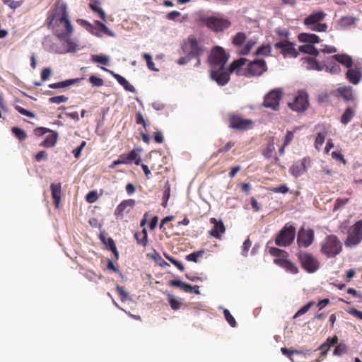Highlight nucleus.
I'll use <instances>...</instances> for the list:
<instances>
[{
  "label": "nucleus",
  "mask_w": 362,
  "mask_h": 362,
  "mask_svg": "<svg viewBox=\"0 0 362 362\" xmlns=\"http://www.w3.org/2000/svg\"><path fill=\"white\" fill-rule=\"evenodd\" d=\"M247 59L245 58H240L233 61L227 69L224 66H215L211 67L210 76L213 81H215L219 86L226 85L230 80V74L236 71L238 74H240V68L243 66Z\"/></svg>",
  "instance_id": "obj_1"
},
{
  "label": "nucleus",
  "mask_w": 362,
  "mask_h": 362,
  "mask_svg": "<svg viewBox=\"0 0 362 362\" xmlns=\"http://www.w3.org/2000/svg\"><path fill=\"white\" fill-rule=\"evenodd\" d=\"M50 28L53 30L54 34L59 39L67 42L70 49L75 46V45L69 40L74 32V27L71 23L69 18L54 21Z\"/></svg>",
  "instance_id": "obj_2"
},
{
  "label": "nucleus",
  "mask_w": 362,
  "mask_h": 362,
  "mask_svg": "<svg viewBox=\"0 0 362 362\" xmlns=\"http://www.w3.org/2000/svg\"><path fill=\"white\" fill-rule=\"evenodd\" d=\"M342 250V245L334 235H327L322 241L320 252L328 258L336 257Z\"/></svg>",
  "instance_id": "obj_3"
},
{
  "label": "nucleus",
  "mask_w": 362,
  "mask_h": 362,
  "mask_svg": "<svg viewBox=\"0 0 362 362\" xmlns=\"http://www.w3.org/2000/svg\"><path fill=\"white\" fill-rule=\"evenodd\" d=\"M182 49L184 54L197 58V64H200L199 57L204 52V46L193 35H189L182 45Z\"/></svg>",
  "instance_id": "obj_4"
},
{
  "label": "nucleus",
  "mask_w": 362,
  "mask_h": 362,
  "mask_svg": "<svg viewBox=\"0 0 362 362\" xmlns=\"http://www.w3.org/2000/svg\"><path fill=\"white\" fill-rule=\"evenodd\" d=\"M362 241V218L356 221L348 230L347 238L344 241L346 247H355Z\"/></svg>",
  "instance_id": "obj_5"
},
{
  "label": "nucleus",
  "mask_w": 362,
  "mask_h": 362,
  "mask_svg": "<svg viewBox=\"0 0 362 362\" xmlns=\"http://www.w3.org/2000/svg\"><path fill=\"white\" fill-rule=\"evenodd\" d=\"M69 18L67 5L62 0H57L53 10L49 12L46 22L48 28H51L54 21Z\"/></svg>",
  "instance_id": "obj_6"
},
{
  "label": "nucleus",
  "mask_w": 362,
  "mask_h": 362,
  "mask_svg": "<svg viewBox=\"0 0 362 362\" xmlns=\"http://www.w3.org/2000/svg\"><path fill=\"white\" fill-rule=\"evenodd\" d=\"M298 259L301 267L308 273H314L320 267V262L310 253L300 252L298 253Z\"/></svg>",
  "instance_id": "obj_7"
},
{
  "label": "nucleus",
  "mask_w": 362,
  "mask_h": 362,
  "mask_svg": "<svg viewBox=\"0 0 362 362\" xmlns=\"http://www.w3.org/2000/svg\"><path fill=\"white\" fill-rule=\"evenodd\" d=\"M295 236V227L286 225L277 234L275 239V244L280 247L288 246L293 242Z\"/></svg>",
  "instance_id": "obj_8"
},
{
  "label": "nucleus",
  "mask_w": 362,
  "mask_h": 362,
  "mask_svg": "<svg viewBox=\"0 0 362 362\" xmlns=\"http://www.w3.org/2000/svg\"><path fill=\"white\" fill-rule=\"evenodd\" d=\"M202 21L207 28L216 33L223 32L231 25V22L223 18L210 16L202 18Z\"/></svg>",
  "instance_id": "obj_9"
},
{
  "label": "nucleus",
  "mask_w": 362,
  "mask_h": 362,
  "mask_svg": "<svg viewBox=\"0 0 362 362\" xmlns=\"http://www.w3.org/2000/svg\"><path fill=\"white\" fill-rule=\"evenodd\" d=\"M229 54H227L223 47L215 46L211 50L209 57V62L211 67L224 66L228 62Z\"/></svg>",
  "instance_id": "obj_10"
},
{
  "label": "nucleus",
  "mask_w": 362,
  "mask_h": 362,
  "mask_svg": "<svg viewBox=\"0 0 362 362\" xmlns=\"http://www.w3.org/2000/svg\"><path fill=\"white\" fill-rule=\"evenodd\" d=\"M267 70L266 62L264 59H255L250 62L244 72L240 75L246 77L260 76Z\"/></svg>",
  "instance_id": "obj_11"
},
{
  "label": "nucleus",
  "mask_w": 362,
  "mask_h": 362,
  "mask_svg": "<svg viewBox=\"0 0 362 362\" xmlns=\"http://www.w3.org/2000/svg\"><path fill=\"white\" fill-rule=\"evenodd\" d=\"M282 95L283 92L281 89L272 90L264 96L263 106L274 111L278 110Z\"/></svg>",
  "instance_id": "obj_12"
},
{
  "label": "nucleus",
  "mask_w": 362,
  "mask_h": 362,
  "mask_svg": "<svg viewBox=\"0 0 362 362\" xmlns=\"http://www.w3.org/2000/svg\"><path fill=\"white\" fill-rule=\"evenodd\" d=\"M251 119H244L240 115H231L229 117V127L232 129L246 130L252 124Z\"/></svg>",
  "instance_id": "obj_13"
},
{
  "label": "nucleus",
  "mask_w": 362,
  "mask_h": 362,
  "mask_svg": "<svg viewBox=\"0 0 362 362\" xmlns=\"http://www.w3.org/2000/svg\"><path fill=\"white\" fill-rule=\"evenodd\" d=\"M314 237L315 233L313 229H300L297 235L298 245L300 247H308L313 243Z\"/></svg>",
  "instance_id": "obj_14"
},
{
  "label": "nucleus",
  "mask_w": 362,
  "mask_h": 362,
  "mask_svg": "<svg viewBox=\"0 0 362 362\" xmlns=\"http://www.w3.org/2000/svg\"><path fill=\"white\" fill-rule=\"evenodd\" d=\"M295 44L286 40H284L276 42L274 47L277 49H281V54L284 57H297L298 52L294 48Z\"/></svg>",
  "instance_id": "obj_15"
},
{
  "label": "nucleus",
  "mask_w": 362,
  "mask_h": 362,
  "mask_svg": "<svg viewBox=\"0 0 362 362\" xmlns=\"http://www.w3.org/2000/svg\"><path fill=\"white\" fill-rule=\"evenodd\" d=\"M288 105L294 111L305 110L308 105V95L305 93H300Z\"/></svg>",
  "instance_id": "obj_16"
},
{
  "label": "nucleus",
  "mask_w": 362,
  "mask_h": 362,
  "mask_svg": "<svg viewBox=\"0 0 362 362\" xmlns=\"http://www.w3.org/2000/svg\"><path fill=\"white\" fill-rule=\"evenodd\" d=\"M135 200L132 199L122 201L115 209L114 214L117 218H122L124 214L129 213L135 206Z\"/></svg>",
  "instance_id": "obj_17"
},
{
  "label": "nucleus",
  "mask_w": 362,
  "mask_h": 362,
  "mask_svg": "<svg viewBox=\"0 0 362 362\" xmlns=\"http://www.w3.org/2000/svg\"><path fill=\"white\" fill-rule=\"evenodd\" d=\"M209 221L214 225L213 228L209 231V235L221 240L222 235L226 231L223 221L221 220L218 221L216 218H211Z\"/></svg>",
  "instance_id": "obj_18"
},
{
  "label": "nucleus",
  "mask_w": 362,
  "mask_h": 362,
  "mask_svg": "<svg viewBox=\"0 0 362 362\" xmlns=\"http://www.w3.org/2000/svg\"><path fill=\"white\" fill-rule=\"evenodd\" d=\"M168 286L173 287H179L186 293H194L199 294V287L198 286H191L177 279H172L168 281Z\"/></svg>",
  "instance_id": "obj_19"
},
{
  "label": "nucleus",
  "mask_w": 362,
  "mask_h": 362,
  "mask_svg": "<svg viewBox=\"0 0 362 362\" xmlns=\"http://www.w3.org/2000/svg\"><path fill=\"white\" fill-rule=\"evenodd\" d=\"M139 151V149H133L129 153L121 154L119 158L122 164H131L134 162L135 165H139L141 163V158L137 151Z\"/></svg>",
  "instance_id": "obj_20"
},
{
  "label": "nucleus",
  "mask_w": 362,
  "mask_h": 362,
  "mask_svg": "<svg viewBox=\"0 0 362 362\" xmlns=\"http://www.w3.org/2000/svg\"><path fill=\"white\" fill-rule=\"evenodd\" d=\"M326 16V13L322 11L314 12L307 16L304 21V24L309 28L313 25L322 22Z\"/></svg>",
  "instance_id": "obj_21"
},
{
  "label": "nucleus",
  "mask_w": 362,
  "mask_h": 362,
  "mask_svg": "<svg viewBox=\"0 0 362 362\" xmlns=\"http://www.w3.org/2000/svg\"><path fill=\"white\" fill-rule=\"evenodd\" d=\"M274 263L291 274H297L298 272V267L292 262L288 260L287 257L275 259Z\"/></svg>",
  "instance_id": "obj_22"
},
{
  "label": "nucleus",
  "mask_w": 362,
  "mask_h": 362,
  "mask_svg": "<svg viewBox=\"0 0 362 362\" xmlns=\"http://www.w3.org/2000/svg\"><path fill=\"white\" fill-rule=\"evenodd\" d=\"M274 144V138H269L266 147L262 150V155L267 159L274 158V163H276L279 160V158L274 156V153L275 151Z\"/></svg>",
  "instance_id": "obj_23"
},
{
  "label": "nucleus",
  "mask_w": 362,
  "mask_h": 362,
  "mask_svg": "<svg viewBox=\"0 0 362 362\" xmlns=\"http://www.w3.org/2000/svg\"><path fill=\"white\" fill-rule=\"evenodd\" d=\"M104 71L110 73L112 76L117 81V82L124 87V88L126 90H128L129 92L134 93L135 92V88L130 84L125 78L119 74L114 73L112 71H110L106 68L103 67L102 68Z\"/></svg>",
  "instance_id": "obj_24"
},
{
  "label": "nucleus",
  "mask_w": 362,
  "mask_h": 362,
  "mask_svg": "<svg viewBox=\"0 0 362 362\" xmlns=\"http://www.w3.org/2000/svg\"><path fill=\"white\" fill-rule=\"evenodd\" d=\"M52 197L57 208L59 207L61 201L62 185L60 182L52 183L50 185Z\"/></svg>",
  "instance_id": "obj_25"
},
{
  "label": "nucleus",
  "mask_w": 362,
  "mask_h": 362,
  "mask_svg": "<svg viewBox=\"0 0 362 362\" xmlns=\"http://www.w3.org/2000/svg\"><path fill=\"white\" fill-rule=\"evenodd\" d=\"M337 92L346 102H354L355 100L353 88L351 86L340 87L337 88Z\"/></svg>",
  "instance_id": "obj_26"
},
{
  "label": "nucleus",
  "mask_w": 362,
  "mask_h": 362,
  "mask_svg": "<svg viewBox=\"0 0 362 362\" xmlns=\"http://www.w3.org/2000/svg\"><path fill=\"white\" fill-rule=\"evenodd\" d=\"M346 78L349 81L354 85H356L361 81L362 74L360 69H349L346 74Z\"/></svg>",
  "instance_id": "obj_27"
},
{
  "label": "nucleus",
  "mask_w": 362,
  "mask_h": 362,
  "mask_svg": "<svg viewBox=\"0 0 362 362\" xmlns=\"http://www.w3.org/2000/svg\"><path fill=\"white\" fill-rule=\"evenodd\" d=\"M331 59H334L338 62V64H341L349 69L351 68L353 64V60L351 57L345 54H334L331 57Z\"/></svg>",
  "instance_id": "obj_28"
},
{
  "label": "nucleus",
  "mask_w": 362,
  "mask_h": 362,
  "mask_svg": "<svg viewBox=\"0 0 362 362\" xmlns=\"http://www.w3.org/2000/svg\"><path fill=\"white\" fill-rule=\"evenodd\" d=\"M298 37L301 42L315 44L320 42L319 37L315 34L303 33L299 34Z\"/></svg>",
  "instance_id": "obj_29"
},
{
  "label": "nucleus",
  "mask_w": 362,
  "mask_h": 362,
  "mask_svg": "<svg viewBox=\"0 0 362 362\" xmlns=\"http://www.w3.org/2000/svg\"><path fill=\"white\" fill-rule=\"evenodd\" d=\"M138 245L146 247L148 244V232L146 228H144L141 231L136 232L134 235Z\"/></svg>",
  "instance_id": "obj_30"
},
{
  "label": "nucleus",
  "mask_w": 362,
  "mask_h": 362,
  "mask_svg": "<svg viewBox=\"0 0 362 362\" xmlns=\"http://www.w3.org/2000/svg\"><path fill=\"white\" fill-rule=\"evenodd\" d=\"M338 341V337L337 336H334L332 338H328L325 343H323L318 349H320L322 351L321 352V356L325 357L326 356L327 351L329 349V347L335 344H337Z\"/></svg>",
  "instance_id": "obj_31"
},
{
  "label": "nucleus",
  "mask_w": 362,
  "mask_h": 362,
  "mask_svg": "<svg viewBox=\"0 0 362 362\" xmlns=\"http://www.w3.org/2000/svg\"><path fill=\"white\" fill-rule=\"evenodd\" d=\"M80 80L81 78H78L68 79L66 81L51 83L49 85V87L52 89L64 88L78 83V81H80Z\"/></svg>",
  "instance_id": "obj_32"
},
{
  "label": "nucleus",
  "mask_w": 362,
  "mask_h": 362,
  "mask_svg": "<svg viewBox=\"0 0 362 362\" xmlns=\"http://www.w3.org/2000/svg\"><path fill=\"white\" fill-rule=\"evenodd\" d=\"M331 59V57L327 61V63L325 65L324 69L332 74H337L341 72V67L338 62Z\"/></svg>",
  "instance_id": "obj_33"
},
{
  "label": "nucleus",
  "mask_w": 362,
  "mask_h": 362,
  "mask_svg": "<svg viewBox=\"0 0 362 362\" xmlns=\"http://www.w3.org/2000/svg\"><path fill=\"white\" fill-rule=\"evenodd\" d=\"M50 135H48L45 139L40 144V146H43L45 148L53 147L57 141L58 134L57 132H51Z\"/></svg>",
  "instance_id": "obj_34"
},
{
  "label": "nucleus",
  "mask_w": 362,
  "mask_h": 362,
  "mask_svg": "<svg viewBox=\"0 0 362 362\" xmlns=\"http://www.w3.org/2000/svg\"><path fill=\"white\" fill-rule=\"evenodd\" d=\"M355 115V107H348L341 117V122L347 124Z\"/></svg>",
  "instance_id": "obj_35"
},
{
  "label": "nucleus",
  "mask_w": 362,
  "mask_h": 362,
  "mask_svg": "<svg viewBox=\"0 0 362 362\" xmlns=\"http://www.w3.org/2000/svg\"><path fill=\"white\" fill-rule=\"evenodd\" d=\"M299 51L302 53L308 54L312 56H318L320 51L315 47L313 45H301L298 48Z\"/></svg>",
  "instance_id": "obj_36"
},
{
  "label": "nucleus",
  "mask_w": 362,
  "mask_h": 362,
  "mask_svg": "<svg viewBox=\"0 0 362 362\" xmlns=\"http://www.w3.org/2000/svg\"><path fill=\"white\" fill-rule=\"evenodd\" d=\"M305 62L308 64V69L311 70H317L322 71L324 69V66L320 64V63L314 58L312 57H306Z\"/></svg>",
  "instance_id": "obj_37"
},
{
  "label": "nucleus",
  "mask_w": 362,
  "mask_h": 362,
  "mask_svg": "<svg viewBox=\"0 0 362 362\" xmlns=\"http://www.w3.org/2000/svg\"><path fill=\"white\" fill-rule=\"evenodd\" d=\"M100 2L98 1H94L93 2L90 3L89 7L90 9L97 13L99 15V17L104 21H106V15L105 11L99 6Z\"/></svg>",
  "instance_id": "obj_38"
},
{
  "label": "nucleus",
  "mask_w": 362,
  "mask_h": 362,
  "mask_svg": "<svg viewBox=\"0 0 362 362\" xmlns=\"http://www.w3.org/2000/svg\"><path fill=\"white\" fill-rule=\"evenodd\" d=\"M95 23L98 25V33H96V35L98 37H101L102 34L100 33H103L105 35H107L110 37H115V34L113 31L110 30L104 23L97 21H95Z\"/></svg>",
  "instance_id": "obj_39"
},
{
  "label": "nucleus",
  "mask_w": 362,
  "mask_h": 362,
  "mask_svg": "<svg viewBox=\"0 0 362 362\" xmlns=\"http://www.w3.org/2000/svg\"><path fill=\"white\" fill-rule=\"evenodd\" d=\"M290 173L295 177L296 178L300 177L301 175L305 173L304 170L302 169L300 163L297 161L295 162L289 169Z\"/></svg>",
  "instance_id": "obj_40"
},
{
  "label": "nucleus",
  "mask_w": 362,
  "mask_h": 362,
  "mask_svg": "<svg viewBox=\"0 0 362 362\" xmlns=\"http://www.w3.org/2000/svg\"><path fill=\"white\" fill-rule=\"evenodd\" d=\"M246 38L247 37L245 33L239 32L233 37L232 43L236 47H240L243 45Z\"/></svg>",
  "instance_id": "obj_41"
},
{
  "label": "nucleus",
  "mask_w": 362,
  "mask_h": 362,
  "mask_svg": "<svg viewBox=\"0 0 362 362\" xmlns=\"http://www.w3.org/2000/svg\"><path fill=\"white\" fill-rule=\"evenodd\" d=\"M269 252L272 256L276 257V259L286 258L288 256L287 252L276 247H270Z\"/></svg>",
  "instance_id": "obj_42"
},
{
  "label": "nucleus",
  "mask_w": 362,
  "mask_h": 362,
  "mask_svg": "<svg viewBox=\"0 0 362 362\" xmlns=\"http://www.w3.org/2000/svg\"><path fill=\"white\" fill-rule=\"evenodd\" d=\"M204 252H205L204 250H198V251H196V252H194L192 253L187 255L185 257V259L187 261L194 262L197 263V262H198V259L199 257H201L204 254Z\"/></svg>",
  "instance_id": "obj_43"
},
{
  "label": "nucleus",
  "mask_w": 362,
  "mask_h": 362,
  "mask_svg": "<svg viewBox=\"0 0 362 362\" xmlns=\"http://www.w3.org/2000/svg\"><path fill=\"white\" fill-rule=\"evenodd\" d=\"M91 60L95 63H100L103 65H107L109 62V57L106 55H92Z\"/></svg>",
  "instance_id": "obj_44"
},
{
  "label": "nucleus",
  "mask_w": 362,
  "mask_h": 362,
  "mask_svg": "<svg viewBox=\"0 0 362 362\" xmlns=\"http://www.w3.org/2000/svg\"><path fill=\"white\" fill-rule=\"evenodd\" d=\"M281 353L288 356L289 358V359L292 361V362H294L293 358L291 357V355L296 354H303V351H298V350H295V349H287L286 347H282L281 349Z\"/></svg>",
  "instance_id": "obj_45"
},
{
  "label": "nucleus",
  "mask_w": 362,
  "mask_h": 362,
  "mask_svg": "<svg viewBox=\"0 0 362 362\" xmlns=\"http://www.w3.org/2000/svg\"><path fill=\"white\" fill-rule=\"evenodd\" d=\"M12 132L20 141H24L27 138L26 133L18 127H13Z\"/></svg>",
  "instance_id": "obj_46"
},
{
  "label": "nucleus",
  "mask_w": 362,
  "mask_h": 362,
  "mask_svg": "<svg viewBox=\"0 0 362 362\" xmlns=\"http://www.w3.org/2000/svg\"><path fill=\"white\" fill-rule=\"evenodd\" d=\"M354 23V18L349 16L342 17L339 21V25L342 28L350 26Z\"/></svg>",
  "instance_id": "obj_47"
},
{
  "label": "nucleus",
  "mask_w": 362,
  "mask_h": 362,
  "mask_svg": "<svg viewBox=\"0 0 362 362\" xmlns=\"http://www.w3.org/2000/svg\"><path fill=\"white\" fill-rule=\"evenodd\" d=\"M223 315L225 317V319L228 322V323L232 327H235L237 325V322L233 317V316L231 315L230 311L228 309H224L223 310Z\"/></svg>",
  "instance_id": "obj_48"
},
{
  "label": "nucleus",
  "mask_w": 362,
  "mask_h": 362,
  "mask_svg": "<svg viewBox=\"0 0 362 362\" xmlns=\"http://www.w3.org/2000/svg\"><path fill=\"white\" fill-rule=\"evenodd\" d=\"M272 52V47L270 45H262L257 49L255 54L257 55H269Z\"/></svg>",
  "instance_id": "obj_49"
},
{
  "label": "nucleus",
  "mask_w": 362,
  "mask_h": 362,
  "mask_svg": "<svg viewBox=\"0 0 362 362\" xmlns=\"http://www.w3.org/2000/svg\"><path fill=\"white\" fill-rule=\"evenodd\" d=\"M165 257L180 271L183 272L185 270V267L180 261L169 255H165Z\"/></svg>",
  "instance_id": "obj_50"
},
{
  "label": "nucleus",
  "mask_w": 362,
  "mask_h": 362,
  "mask_svg": "<svg viewBox=\"0 0 362 362\" xmlns=\"http://www.w3.org/2000/svg\"><path fill=\"white\" fill-rule=\"evenodd\" d=\"M314 302L310 301L305 304L303 307H302L294 315V317H297L298 316L303 315L306 313L310 308L313 305Z\"/></svg>",
  "instance_id": "obj_51"
},
{
  "label": "nucleus",
  "mask_w": 362,
  "mask_h": 362,
  "mask_svg": "<svg viewBox=\"0 0 362 362\" xmlns=\"http://www.w3.org/2000/svg\"><path fill=\"white\" fill-rule=\"evenodd\" d=\"M255 43V42H252V40L247 41L245 46L240 50V54L242 55H247L249 54Z\"/></svg>",
  "instance_id": "obj_52"
},
{
  "label": "nucleus",
  "mask_w": 362,
  "mask_h": 362,
  "mask_svg": "<svg viewBox=\"0 0 362 362\" xmlns=\"http://www.w3.org/2000/svg\"><path fill=\"white\" fill-rule=\"evenodd\" d=\"M68 100V98L65 95H58L54 96L49 98V102L50 103H56L59 104L62 103H65Z\"/></svg>",
  "instance_id": "obj_53"
},
{
  "label": "nucleus",
  "mask_w": 362,
  "mask_h": 362,
  "mask_svg": "<svg viewBox=\"0 0 362 362\" xmlns=\"http://www.w3.org/2000/svg\"><path fill=\"white\" fill-rule=\"evenodd\" d=\"M327 25L326 23H322L321 22L310 27V30L316 32H325L327 29Z\"/></svg>",
  "instance_id": "obj_54"
},
{
  "label": "nucleus",
  "mask_w": 362,
  "mask_h": 362,
  "mask_svg": "<svg viewBox=\"0 0 362 362\" xmlns=\"http://www.w3.org/2000/svg\"><path fill=\"white\" fill-rule=\"evenodd\" d=\"M235 144L232 141L228 142L223 148H219L216 153H214V156H217L220 153H225L228 152L233 146H234Z\"/></svg>",
  "instance_id": "obj_55"
},
{
  "label": "nucleus",
  "mask_w": 362,
  "mask_h": 362,
  "mask_svg": "<svg viewBox=\"0 0 362 362\" xmlns=\"http://www.w3.org/2000/svg\"><path fill=\"white\" fill-rule=\"evenodd\" d=\"M325 140V134L324 133H318L315 141V146L317 149L321 146Z\"/></svg>",
  "instance_id": "obj_56"
},
{
  "label": "nucleus",
  "mask_w": 362,
  "mask_h": 362,
  "mask_svg": "<svg viewBox=\"0 0 362 362\" xmlns=\"http://www.w3.org/2000/svg\"><path fill=\"white\" fill-rule=\"evenodd\" d=\"M270 190L272 192H274V193L286 194L287 192H288L289 189L286 186V185L283 184V185H279L278 187H273Z\"/></svg>",
  "instance_id": "obj_57"
},
{
  "label": "nucleus",
  "mask_w": 362,
  "mask_h": 362,
  "mask_svg": "<svg viewBox=\"0 0 362 362\" xmlns=\"http://www.w3.org/2000/svg\"><path fill=\"white\" fill-rule=\"evenodd\" d=\"M15 109L23 115L29 117L30 118H34L35 117L33 112L28 111L19 105H16Z\"/></svg>",
  "instance_id": "obj_58"
},
{
  "label": "nucleus",
  "mask_w": 362,
  "mask_h": 362,
  "mask_svg": "<svg viewBox=\"0 0 362 362\" xmlns=\"http://www.w3.org/2000/svg\"><path fill=\"white\" fill-rule=\"evenodd\" d=\"M89 82L93 86L96 87H100L103 86L104 83L102 78H98L95 76H91L89 78Z\"/></svg>",
  "instance_id": "obj_59"
},
{
  "label": "nucleus",
  "mask_w": 362,
  "mask_h": 362,
  "mask_svg": "<svg viewBox=\"0 0 362 362\" xmlns=\"http://www.w3.org/2000/svg\"><path fill=\"white\" fill-rule=\"evenodd\" d=\"M116 290L118 293V294L120 296V299L122 301H124L128 298V293L125 291L124 288L123 286L117 285L116 286Z\"/></svg>",
  "instance_id": "obj_60"
},
{
  "label": "nucleus",
  "mask_w": 362,
  "mask_h": 362,
  "mask_svg": "<svg viewBox=\"0 0 362 362\" xmlns=\"http://www.w3.org/2000/svg\"><path fill=\"white\" fill-rule=\"evenodd\" d=\"M98 199V193L96 191H90L86 196V200L87 202L92 204L96 202Z\"/></svg>",
  "instance_id": "obj_61"
},
{
  "label": "nucleus",
  "mask_w": 362,
  "mask_h": 362,
  "mask_svg": "<svg viewBox=\"0 0 362 362\" xmlns=\"http://www.w3.org/2000/svg\"><path fill=\"white\" fill-rule=\"evenodd\" d=\"M349 201V198H346V199H341V198H338L336 201H335V203H334V208H333V210L334 211H337L339 209H340L341 207L344 206L346 203H348V202Z\"/></svg>",
  "instance_id": "obj_62"
},
{
  "label": "nucleus",
  "mask_w": 362,
  "mask_h": 362,
  "mask_svg": "<svg viewBox=\"0 0 362 362\" xmlns=\"http://www.w3.org/2000/svg\"><path fill=\"white\" fill-rule=\"evenodd\" d=\"M52 70L49 67L44 68L41 71V79L45 81L49 79L52 74Z\"/></svg>",
  "instance_id": "obj_63"
},
{
  "label": "nucleus",
  "mask_w": 362,
  "mask_h": 362,
  "mask_svg": "<svg viewBox=\"0 0 362 362\" xmlns=\"http://www.w3.org/2000/svg\"><path fill=\"white\" fill-rule=\"evenodd\" d=\"M143 57L146 62L148 68L151 70H156V69L154 67L155 64H154L153 62L152 61L151 56L148 53H144L143 54Z\"/></svg>",
  "instance_id": "obj_64"
}]
</instances>
